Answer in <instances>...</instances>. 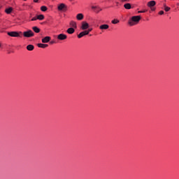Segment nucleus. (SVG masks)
I'll return each mask as SVG.
<instances>
[{
    "mask_svg": "<svg viewBox=\"0 0 179 179\" xmlns=\"http://www.w3.org/2000/svg\"><path fill=\"white\" fill-rule=\"evenodd\" d=\"M141 15H136L131 17V20H129V24L130 26H134L135 23H138L139 20H141Z\"/></svg>",
    "mask_w": 179,
    "mask_h": 179,
    "instance_id": "f257e3e1",
    "label": "nucleus"
},
{
    "mask_svg": "<svg viewBox=\"0 0 179 179\" xmlns=\"http://www.w3.org/2000/svg\"><path fill=\"white\" fill-rule=\"evenodd\" d=\"M24 37L30 38L34 36V32L31 30H28L23 32Z\"/></svg>",
    "mask_w": 179,
    "mask_h": 179,
    "instance_id": "f03ea898",
    "label": "nucleus"
},
{
    "mask_svg": "<svg viewBox=\"0 0 179 179\" xmlns=\"http://www.w3.org/2000/svg\"><path fill=\"white\" fill-rule=\"evenodd\" d=\"M8 36L10 37H20V34H22V31H10L7 33Z\"/></svg>",
    "mask_w": 179,
    "mask_h": 179,
    "instance_id": "7ed1b4c3",
    "label": "nucleus"
},
{
    "mask_svg": "<svg viewBox=\"0 0 179 179\" xmlns=\"http://www.w3.org/2000/svg\"><path fill=\"white\" fill-rule=\"evenodd\" d=\"M58 10H62L63 12L66 11V5L65 3H62L57 7Z\"/></svg>",
    "mask_w": 179,
    "mask_h": 179,
    "instance_id": "20e7f679",
    "label": "nucleus"
},
{
    "mask_svg": "<svg viewBox=\"0 0 179 179\" xmlns=\"http://www.w3.org/2000/svg\"><path fill=\"white\" fill-rule=\"evenodd\" d=\"M66 38H68V36H66L65 34H59L57 35V40H60L61 41L66 40Z\"/></svg>",
    "mask_w": 179,
    "mask_h": 179,
    "instance_id": "39448f33",
    "label": "nucleus"
},
{
    "mask_svg": "<svg viewBox=\"0 0 179 179\" xmlns=\"http://www.w3.org/2000/svg\"><path fill=\"white\" fill-rule=\"evenodd\" d=\"M87 34H89V31H87V30L80 32L78 35V38H82V37L85 36H87Z\"/></svg>",
    "mask_w": 179,
    "mask_h": 179,
    "instance_id": "423d86ee",
    "label": "nucleus"
},
{
    "mask_svg": "<svg viewBox=\"0 0 179 179\" xmlns=\"http://www.w3.org/2000/svg\"><path fill=\"white\" fill-rule=\"evenodd\" d=\"M87 29H89V24L86 22H82L81 29L82 30H87Z\"/></svg>",
    "mask_w": 179,
    "mask_h": 179,
    "instance_id": "0eeeda50",
    "label": "nucleus"
},
{
    "mask_svg": "<svg viewBox=\"0 0 179 179\" xmlns=\"http://www.w3.org/2000/svg\"><path fill=\"white\" fill-rule=\"evenodd\" d=\"M148 8H153V6H155V5H156V1H150L148 3Z\"/></svg>",
    "mask_w": 179,
    "mask_h": 179,
    "instance_id": "6e6552de",
    "label": "nucleus"
},
{
    "mask_svg": "<svg viewBox=\"0 0 179 179\" xmlns=\"http://www.w3.org/2000/svg\"><path fill=\"white\" fill-rule=\"evenodd\" d=\"M51 40V37L50 36H45L42 39V43H50V41Z\"/></svg>",
    "mask_w": 179,
    "mask_h": 179,
    "instance_id": "1a4fd4ad",
    "label": "nucleus"
},
{
    "mask_svg": "<svg viewBox=\"0 0 179 179\" xmlns=\"http://www.w3.org/2000/svg\"><path fill=\"white\" fill-rule=\"evenodd\" d=\"M108 27H110V26H108V24H105L101 25L99 27V29L101 30H107V29H108Z\"/></svg>",
    "mask_w": 179,
    "mask_h": 179,
    "instance_id": "9d476101",
    "label": "nucleus"
},
{
    "mask_svg": "<svg viewBox=\"0 0 179 179\" xmlns=\"http://www.w3.org/2000/svg\"><path fill=\"white\" fill-rule=\"evenodd\" d=\"M66 33H68V34H73L75 33V29L71 27V28H69L67 30H66Z\"/></svg>",
    "mask_w": 179,
    "mask_h": 179,
    "instance_id": "9b49d317",
    "label": "nucleus"
},
{
    "mask_svg": "<svg viewBox=\"0 0 179 179\" xmlns=\"http://www.w3.org/2000/svg\"><path fill=\"white\" fill-rule=\"evenodd\" d=\"M38 47L39 48H47V47H48V44L38 43Z\"/></svg>",
    "mask_w": 179,
    "mask_h": 179,
    "instance_id": "f8f14e48",
    "label": "nucleus"
},
{
    "mask_svg": "<svg viewBox=\"0 0 179 179\" xmlns=\"http://www.w3.org/2000/svg\"><path fill=\"white\" fill-rule=\"evenodd\" d=\"M124 9H132V6H131V3H127L124 5Z\"/></svg>",
    "mask_w": 179,
    "mask_h": 179,
    "instance_id": "ddd939ff",
    "label": "nucleus"
},
{
    "mask_svg": "<svg viewBox=\"0 0 179 179\" xmlns=\"http://www.w3.org/2000/svg\"><path fill=\"white\" fill-rule=\"evenodd\" d=\"M13 10V8H12V7H10V8H6V10H5V12H6V13H7L8 15H9V14H10V13H12V11Z\"/></svg>",
    "mask_w": 179,
    "mask_h": 179,
    "instance_id": "4468645a",
    "label": "nucleus"
},
{
    "mask_svg": "<svg viewBox=\"0 0 179 179\" xmlns=\"http://www.w3.org/2000/svg\"><path fill=\"white\" fill-rule=\"evenodd\" d=\"M27 50L28 51H33V50H34V45H28L27 46Z\"/></svg>",
    "mask_w": 179,
    "mask_h": 179,
    "instance_id": "2eb2a0df",
    "label": "nucleus"
},
{
    "mask_svg": "<svg viewBox=\"0 0 179 179\" xmlns=\"http://www.w3.org/2000/svg\"><path fill=\"white\" fill-rule=\"evenodd\" d=\"M76 19L78 20H83V14H82V13L78 14L77 16H76Z\"/></svg>",
    "mask_w": 179,
    "mask_h": 179,
    "instance_id": "dca6fc26",
    "label": "nucleus"
},
{
    "mask_svg": "<svg viewBox=\"0 0 179 179\" xmlns=\"http://www.w3.org/2000/svg\"><path fill=\"white\" fill-rule=\"evenodd\" d=\"M70 25L71 26L72 28L76 29L77 26H76V22L71 21L70 22Z\"/></svg>",
    "mask_w": 179,
    "mask_h": 179,
    "instance_id": "f3484780",
    "label": "nucleus"
},
{
    "mask_svg": "<svg viewBox=\"0 0 179 179\" xmlns=\"http://www.w3.org/2000/svg\"><path fill=\"white\" fill-rule=\"evenodd\" d=\"M32 29L34 30V31L35 33H40V29H39V28L37 27H32Z\"/></svg>",
    "mask_w": 179,
    "mask_h": 179,
    "instance_id": "a211bd4d",
    "label": "nucleus"
},
{
    "mask_svg": "<svg viewBox=\"0 0 179 179\" xmlns=\"http://www.w3.org/2000/svg\"><path fill=\"white\" fill-rule=\"evenodd\" d=\"M48 8H47V6H43L41 7V10H42V12H46V10H48Z\"/></svg>",
    "mask_w": 179,
    "mask_h": 179,
    "instance_id": "6ab92c4d",
    "label": "nucleus"
},
{
    "mask_svg": "<svg viewBox=\"0 0 179 179\" xmlns=\"http://www.w3.org/2000/svg\"><path fill=\"white\" fill-rule=\"evenodd\" d=\"M37 19L38 20H44V15H39L37 16Z\"/></svg>",
    "mask_w": 179,
    "mask_h": 179,
    "instance_id": "aec40b11",
    "label": "nucleus"
},
{
    "mask_svg": "<svg viewBox=\"0 0 179 179\" xmlns=\"http://www.w3.org/2000/svg\"><path fill=\"white\" fill-rule=\"evenodd\" d=\"M111 22L113 23V24H117V23H120V20L115 19V20H112Z\"/></svg>",
    "mask_w": 179,
    "mask_h": 179,
    "instance_id": "412c9836",
    "label": "nucleus"
},
{
    "mask_svg": "<svg viewBox=\"0 0 179 179\" xmlns=\"http://www.w3.org/2000/svg\"><path fill=\"white\" fill-rule=\"evenodd\" d=\"M170 7L166 6V5H164V10L165 12H169V10H170Z\"/></svg>",
    "mask_w": 179,
    "mask_h": 179,
    "instance_id": "4be33fe9",
    "label": "nucleus"
},
{
    "mask_svg": "<svg viewBox=\"0 0 179 179\" xmlns=\"http://www.w3.org/2000/svg\"><path fill=\"white\" fill-rule=\"evenodd\" d=\"M100 10H101V8L97 7V8L95 10V12H96L97 13H99V12H100Z\"/></svg>",
    "mask_w": 179,
    "mask_h": 179,
    "instance_id": "5701e85b",
    "label": "nucleus"
},
{
    "mask_svg": "<svg viewBox=\"0 0 179 179\" xmlns=\"http://www.w3.org/2000/svg\"><path fill=\"white\" fill-rule=\"evenodd\" d=\"M145 12H148V10H140V11H138V13H145Z\"/></svg>",
    "mask_w": 179,
    "mask_h": 179,
    "instance_id": "b1692460",
    "label": "nucleus"
},
{
    "mask_svg": "<svg viewBox=\"0 0 179 179\" xmlns=\"http://www.w3.org/2000/svg\"><path fill=\"white\" fill-rule=\"evenodd\" d=\"M92 9H93L94 10H96V9H97V6H92Z\"/></svg>",
    "mask_w": 179,
    "mask_h": 179,
    "instance_id": "393cba45",
    "label": "nucleus"
},
{
    "mask_svg": "<svg viewBox=\"0 0 179 179\" xmlns=\"http://www.w3.org/2000/svg\"><path fill=\"white\" fill-rule=\"evenodd\" d=\"M159 15H164V11L163 10L159 11Z\"/></svg>",
    "mask_w": 179,
    "mask_h": 179,
    "instance_id": "a878e982",
    "label": "nucleus"
},
{
    "mask_svg": "<svg viewBox=\"0 0 179 179\" xmlns=\"http://www.w3.org/2000/svg\"><path fill=\"white\" fill-rule=\"evenodd\" d=\"M34 20H37V17H34L31 19V21H32V22H34Z\"/></svg>",
    "mask_w": 179,
    "mask_h": 179,
    "instance_id": "bb28decb",
    "label": "nucleus"
},
{
    "mask_svg": "<svg viewBox=\"0 0 179 179\" xmlns=\"http://www.w3.org/2000/svg\"><path fill=\"white\" fill-rule=\"evenodd\" d=\"M122 2H129V0H122Z\"/></svg>",
    "mask_w": 179,
    "mask_h": 179,
    "instance_id": "cd10ccee",
    "label": "nucleus"
},
{
    "mask_svg": "<svg viewBox=\"0 0 179 179\" xmlns=\"http://www.w3.org/2000/svg\"><path fill=\"white\" fill-rule=\"evenodd\" d=\"M87 31H88V34L89 33H90V31H92V29H89L88 30H86Z\"/></svg>",
    "mask_w": 179,
    "mask_h": 179,
    "instance_id": "c85d7f7f",
    "label": "nucleus"
},
{
    "mask_svg": "<svg viewBox=\"0 0 179 179\" xmlns=\"http://www.w3.org/2000/svg\"><path fill=\"white\" fill-rule=\"evenodd\" d=\"M38 1H39V0H34V2L37 3V2H38Z\"/></svg>",
    "mask_w": 179,
    "mask_h": 179,
    "instance_id": "c756f323",
    "label": "nucleus"
},
{
    "mask_svg": "<svg viewBox=\"0 0 179 179\" xmlns=\"http://www.w3.org/2000/svg\"><path fill=\"white\" fill-rule=\"evenodd\" d=\"M54 43H55V41H50V44H54Z\"/></svg>",
    "mask_w": 179,
    "mask_h": 179,
    "instance_id": "7c9ffc66",
    "label": "nucleus"
},
{
    "mask_svg": "<svg viewBox=\"0 0 179 179\" xmlns=\"http://www.w3.org/2000/svg\"><path fill=\"white\" fill-rule=\"evenodd\" d=\"M152 10H155V9L151 8Z\"/></svg>",
    "mask_w": 179,
    "mask_h": 179,
    "instance_id": "2f4dec72",
    "label": "nucleus"
},
{
    "mask_svg": "<svg viewBox=\"0 0 179 179\" xmlns=\"http://www.w3.org/2000/svg\"><path fill=\"white\" fill-rule=\"evenodd\" d=\"M152 10H155V9L151 8Z\"/></svg>",
    "mask_w": 179,
    "mask_h": 179,
    "instance_id": "473e14b6",
    "label": "nucleus"
},
{
    "mask_svg": "<svg viewBox=\"0 0 179 179\" xmlns=\"http://www.w3.org/2000/svg\"><path fill=\"white\" fill-rule=\"evenodd\" d=\"M117 5H118V2H117Z\"/></svg>",
    "mask_w": 179,
    "mask_h": 179,
    "instance_id": "72a5a7b5",
    "label": "nucleus"
},
{
    "mask_svg": "<svg viewBox=\"0 0 179 179\" xmlns=\"http://www.w3.org/2000/svg\"><path fill=\"white\" fill-rule=\"evenodd\" d=\"M0 8H1V6H0Z\"/></svg>",
    "mask_w": 179,
    "mask_h": 179,
    "instance_id": "f704fd0d",
    "label": "nucleus"
}]
</instances>
